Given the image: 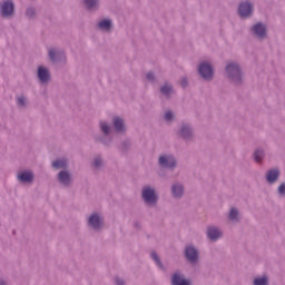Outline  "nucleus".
<instances>
[{
  "label": "nucleus",
  "mask_w": 285,
  "mask_h": 285,
  "mask_svg": "<svg viewBox=\"0 0 285 285\" xmlns=\"http://www.w3.org/2000/svg\"><path fill=\"white\" fill-rule=\"evenodd\" d=\"M207 237L212 239V242H215L222 237V230L215 228V227H209L207 230Z\"/></svg>",
  "instance_id": "nucleus-10"
},
{
  "label": "nucleus",
  "mask_w": 285,
  "mask_h": 285,
  "mask_svg": "<svg viewBox=\"0 0 285 285\" xmlns=\"http://www.w3.org/2000/svg\"><path fill=\"white\" fill-rule=\"evenodd\" d=\"M142 199L146 202V204H156L157 194H155V189L150 187H145L142 189Z\"/></svg>",
  "instance_id": "nucleus-2"
},
{
  "label": "nucleus",
  "mask_w": 285,
  "mask_h": 285,
  "mask_svg": "<svg viewBox=\"0 0 285 285\" xmlns=\"http://www.w3.org/2000/svg\"><path fill=\"white\" fill-rule=\"evenodd\" d=\"M238 13L242 17V19L250 17L253 14V4H250V2H242L238 8Z\"/></svg>",
  "instance_id": "nucleus-4"
},
{
  "label": "nucleus",
  "mask_w": 285,
  "mask_h": 285,
  "mask_svg": "<svg viewBox=\"0 0 285 285\" xmlns=\"http://www.w3.org/2000/svg\"><path fill=\"white\" fill-rule=\"evenodd\" d=\"M147 79L153 81V79H155V75L153 72L147 73Z\"/></svg>",
  "instance_id": "nucleus-34"
},
{
  "label": "nucleus",
  "mask_w": 285,
  "mask_h": 285,
  "mask_svg": "<svg viewBox=\"0 0 285 285\" xmlns=\"http://www.w3.org/2000/svg\"><path fill=\"white\" fill-rule=\"evenodd\" d=\"M173 285H190V281H186L181 275L175 274L171 278Z\"/></svg>",
  "instance_id": "nucleus-12"
},
{
  "label": "nucleus",
  "mask_w": 285,
  "mask_h": 285,
  "mask_svg": "<svg viewBox=\"0 0 285 285\" xmlns=\"http://www.w3.org/2000/svg\"><path fill=\"white\" fill-rule=\"evenodd\" d=\"M33 16H35V9H28L27 17H33Z\"/></svg>",
  "instance_id": "nucleus-33"
},
{
  "label": "nucleus",
  "mask_w": 285,
  "mask_h": 285,
  "mask_svg": "<svg viewBox=\"0 0 285 285\" xmlns=\"http://www.w3.org/2000/svg\"><path fill=\"white\" fill-rule=\"evenodd\" d=\"M18 106H20V108H22L23 106H26V98L23 96H20L18 98Z\"/></svg>",
  "instance_id": "nucleus-29"
},
{
  "label": "nucleus",
  "mask_w": 285,
  "mask_h": 285,
  "mask_svg": "<svg viewBox=\"0 0 285 285\" xmlns=\"http://www.w3.org/2000/svg\"><path fill=\"white\" fill-rule=\"evenodd\" d=\"M57 52L55 51V49H50L49 50V57L51 61H55V57H56Z\"/></svg>",
  "instance_id": "nucleus-30"
},
{
  "label": "nucleus",
  "mask_w": 285,
  "mask_h": 285,
  "mask_svg": "<svg viewBox=\"0 0 285 285\" xmlns=\"http://www.w3.org/2000/svg\"><path fill=\"white\" fill-rule=\"evenodd\" d=\"M227 76L232 79V81H240L242 80V71L239 70V66L236 63H228L226 67Z\"/></svg>",
  "instance_id": "nucleus-1"
},
{
  "label": "nucleus",
  "mask_w": 285,
  "mask_h": 285,
  "mask_svg": "<svg viewBox=\"0 0 285 285\" xmlns=\"http://www.w3.org/2000/svg\"><path fill=\"white\" fill-rule=\"evenodd\" d=\"M116 284H117V285H124V281L117 278V279H116Z\"/></svg>",
  "instance_id": "nucleus-36"
},
{
  "label": "nucleus",
  "mask_w": 285,
  "mask_h": 285,
  "mask_svg": "<svg viewBox=\"0 0 285 285\" xmlns=\"http://www.w3.org/2000/svg\"><path fill=\"white\" fill-rule=\"evenodd\" d=\"M114 126L117 132L124 131V120L119 117L114 118Z\"/></svg>",
  "instance_id": "nucleus-17"
},
{
  "label": "nucleus",
  "mask_w": 285,
  "mask_h": 285,
  "mask_svg": "<svg viewBox=\"0 0 285 285\" xmlns=\"http://www.w3.org/2000/svg\"><path fill=\"white\" fill-rule=\"evenodd\" d=\"M85 6H87L89 10H92V8L97 7V0H85Z\"/></svg>",
  "instance_id": "nucleus-22"
},
{
  "label": "nucleus",
  "mask_w": 285,
  "mask_h": 285,
  "mask_svg": "<svg viewBox=\"0 0 285 285\" xmlns=\"http://www.w3.org/2000/svg\"><path fill=\"white\" fill-rule=\"evenodd\" d=\"M1 14L2 17H10L14 14V3H12L10 0L3 2L1 7Z\"/></svg>",
  "instance_id": "nucleus-5"
},
{
  "label": "nucleus",
  "mask_w": 285,
  "mask_h": 285,
  "mask_svg": "<svg viewBox=\"0 0 285 285\" xmlns=\"http://www.w3.org/2000/svg\"><path fill=\"white\" fill-rule=\"evenodd\" d=\"M185 255L188 259V262L195 263L197 262L198 257H199V253L197 252V249L193 246H188L185 249Z\"/></svg>",
  "instance_id": "nucleus-7"
},
{
  "label": "nucleus",
  "mask_w": 285,
  "mask_h": 285,
  "mask_svg": "<svg viewBox=\"0 0 285 285\" xmlns=\"http://www.w3.org/2000/svg\"><path fill=\"white\" fill-rule=\"evenodd\" d=\"M18 179H20V181H32V179H35V175H32L31 171H22L18 176Z\"/></svg>",
  "instance_id": "nucleus-14"
},
{
  "label": "nucleus",
  "mask_w": 285,
  "mask_h": 285,
  "mask_svg": "<svg viewBox=\"0 0 285 285\" xmlns=\"http://www.w3.org/2000/svg\"><path fill=\"white\" fill-rule=\"evenodd\" d=\"M59 181H60V184L68 186V184H70V174H68L67 171H60L59 173Z\"/></svg>",
  "instance_id": "nucleus-15"
},
{
  "label": "nucleus",
  "mask_w": 285,
  "mask_h": 285,
  "mask_svg": "<svg viewBox=\"0 0 285 285\" xmlns=\"http://www.w3.org/2000/svg\"><path fill=\"white\" fill-rule=\"evenodd\" d=\"M151 258L154 259V262H156L157 266H161V262L159 261V256H157V253L153 252Z\"/></svg>",
  "instance_id": "nucleus-27"
},
{
  "label": "nucleus",
  "mask_w": 285,
  "mask_h": 285,
  "mask_svg": "<svg viewBox=\"0 0 285 285\" xmlns=\"http://www.w3.org/2000/svg\"><path fill=\"white\" fill-rule=\"evenodd\" d=\"M173 195H174V197H181L184 195V186L174 185L173 186Z\"/></svg>",
  "instance_id": "nucleus-18"
},
{
  "label": "nucleus",
  "mask_w": 285,
  "mask_h": 285,
  "mask_svg": "<svg viewBox=\"0 0 285 285\" xmlns=\"http://www.w3.org/2000/svg\"><path fill=\"white\" fill-rule=\"evenodd\" d=\"M263 157H264V151H262V150L255 151L254 159H255V161H257V164H259V161H262Z\"/></svg>",
  "instance_id": "nucleus-24"
},
{
  "label": "nucleus",
  "mask_w": 285,
  "mask_h": 285,
  "mask_svg": "<svg viewBox=\"0 0 285 285\" xmlns=\"http://www.w3.org/2000/svg\"><path fill=\"white\" fill-rule=\"evenodd\" d=\"M100 128L105 135H108V132H110V126H108V124L106 122H100Z\"/></svg>",
  "instance_id": "nucleus-26"
},
{
  "label": "nucleus",
  "mask_w": 285,
  "mask_h": 285,
  "mask_svg": "<svg viewBox=\"0 0 285 285\" xmlns=\"http://www.w3.org/2000/svg\"><path fill=\"white\" fill-rule=\"evenodd\" d=\"M159 165L163 166V168H175L176 161L173 156H160Z\"/></svg>",
  "instance_id": "nucleus-6"
},
{
  "label": "nucleus",
  "mask_w": 285,
  "mask_h": 285,
  "mask_svg": "<svg viewBox=\"0 0 285 285\" xmlns=\"http://www.w3.org/2000/svg\"><path fill=\"white\" fill-rule=\"evenodd\" d=\"M68 163L63 159H60V160H56L52 163V167L56 168L57 170H59V168H66V165Z\"/></svg>",
  "instance_id": "nucleus-19"
},
{
  "label": "nucleus",
  "mask_w": 285,
  "mask_h": 285,
  "mask_svg": "<svg viewBox=\"0 0 285 285\" xmlns=\"http://www.w3.org/2000/svg\"><path fill=\"white\" fill-rule=\"evenodd\" d=\"M278 193L281 195H285V184H282L279 187H278Z\"/></svg>",
  "instance_id": "nucleus-31"
},
{
  "label": "nucleus",
  "mask_w": 285,
  "mask_h": 285,
  "mask_svg": "<svg viewBox=\"0 0 285 285\" xmlns=\"http://www.w3.org/2000/svg\"><path fill=\"white\" fill-rule=\"evenodd\" d=\"M102 224H104V219H101L99 215L94 214L89 217V226L94 227L95 230H99Z\"/></svg>",
  "instance_id": "nucleus-8"
},
{
  "label": "nucleus",
  "mask_w": 285,
  "mask_h": 285,
  "mask_svg": "<svg viewBox=\"0 0 285 285\" xmlns=\"http://www.w3.org/2000/svg\"><path fill=\"white\" fill-rule=\"evenodd\" d=\"M238 215H239V213L237 212V209L232 208L229 212V219L232 222H235V219H237Z\"/></svg>",
  "instance_id": "nucleus-25"
},
{
  "label": "nucleus",
  "mask_w": 285,
  "mask_h": 285,
  "mask_svg": "<svg viewBox=\"0 0 285 285\" xmlns=\"http://www.w3.org/2000/svg\"><path fill=\"white\" fill-rule=\"evenodd\" d=\"M278 177H279V170L277 169H272L267 173V181L269 184H275Z\"/></svg>",
  "instance_id": "nucleus-13"
},
{
  "label": "nucleus",
  "mask_w": 285,
  "mask_h": 285,
  "mask_svg": "<svg viewBox=\"0 0 285 285\" xmlns=\"http://www.w3.org/2000/svg\"><path fill=\"white\" fill-rule=\"evenodd\" d=\"M98 28H99L100 30H106V31H108V30H110V28H112V21H110V20H108V19L102 20V21H100V22L98 23Z\"/></svg>",
  "instance_id": "nucleus-16"
},
{
  "label": "nucleus",
  "mask_w": 285,
  "mask_h": 285,
  "mask_svg": "<svg viewBox=\"0 0 285 285\" xmlns=\"http://www.w3.org/2000/svg\"><path fill=\"white\" fill-rule=\"evenodd\" d=\"M94 164H95L96 168H99V166H101V158H96L94 160Z\"/></svg>",
  "instance_id": "nucleus-32"
},
{
  "label": "nucleus",
  "mask_w": 285,
  "mask_h": 285,
  "mask_svg": "<svg viewBox=\"0 0 285 285\" xmlns=\"http://www.w3.org/2000/svg\"><path fill=\"white\" fill-rule=\"evenodd\" d=\"M160 90H161L163 95L168 97L173 92V87H170V85H165L161 87Z\"/></svg>",
  "instance_id": "nucleus-21"
},
{
  "label": "nucleus",
  "mask_w": 285,
  "mask_h": 285,
  "mask_svg": "<svg viewBox=\"0 0 285 285\" xmlns=\"http://www.w3.org/2000/svg\"><path fill=\"white\" fill-rule=\"evenodd\" d=\"M198 72L203 77V79H206L207 81L213 79V67L207 62H203L199 66Z\"/></svg>",
  "instance_id": "nucleus-3"
},
{
  "label": "nucleus",
  "mask_w": 285,
  "mask_h": 285,
  "mask_svg": "<svg viewBox=\"0 0 285 285\" xmlns=\"http://www.w3.org/2000/svg\"><path fill=\"white\" fill-rule=\"evenodd\" d=\"M174 117L175 116L173 115V111H167L164 116V119H165V121H170V120H173Z\"/></svg>",
  "instance_id": "nucleus-28"
},
{
  "label": "nucleus",
  "mask_w": 285,
  "mask_h": 285,
  "mask_svg": "<svg viewBox=\"0 0 285 285\" xmlns=\"http://www.w3.org/2000/svg\"><path fill=\"white\" fill-rule=\"evenodd\" d=\"M38 77L42 83H46L50 79V73L48 72V69L43 67L38 68Z\"/></svg>",
  "instance_id": "nucleus-11"
},
{
  "label": "nucleus",
  "mask_w": 285,
  "mask_h": 285,
  "mask_svg": "<svg viewBox=\"0 0 285 285\" xmlns=\"http://www.w3.org/2000/svg\"><path fill=\"white\" fill-rule=\"evenodd\" d=\"M180 83L183 88H186V86H188V81L186 79H183Z\"/></svg>",
  "instance_id": "nucleus-35"
},
{
  "label": "nucleus",
  "mask_w": 285,
  "mask_h": 285,
  "mask_svg": "<svg viewBox=\"0 0 285 285\" xmlns=\"http://www.w3.org/2000/svg\"><path fill=\"white\" fill-rule=\"evenodd\" d=\"M252 30L258 39H264V37H266V26L263 23H256Z\"/></svg>",
  "instance_id": "nucleus-9"
},
{
  "label": "nucleus",
  "mask_w": 285,
  "mask_h": 285,
  "mask_svg": "<svg viewBox=\"0 0 285 285\" xmlns=\"http://www.w3.org/2000/svg\"><path fill=\"white\" fill-rule=\"evenodd\" d=\"M254 285H268V278L266 276L256 278Z\"/></svg>",
  "instance_id": "nucleus-20"
},
{
  "label": "nucleus",
  "mask_w": 285,
  "mask_h": 285,
  "mask_svg": "<svg viewBox=\"0 0 285 285\" xmlns=\"http://www.w3.org/2000/svg\"><path fill=\"white\" fill-rule=\"evenodd\" d=\"M180 132L185 139L190 137V128L188 126L183 127Z\"/></svg>",
  "instance_id": "nucleus-23"
}]
</instances>
